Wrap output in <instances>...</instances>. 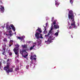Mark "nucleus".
<instances>
[{"label": "nucleus", "instance_id": "obj_6", "mask_svg": "<svg viewBox=\"0 0 80 80\" xmlns=\"http://www.w3.org/2000/svg\"><path fill=\"white\" fill-rule=\"evenodd\" d=\"M39 35H40V33H38V32H37L35 34V37L38 40L40 38V36Z\"/></svg>", "mask_w": 80, "mask_h": 80}, {"label": "nucleus", "instance_id": "obj_34", "mask_svg": "<svg viewBox=\"0 0 80 80\" xmlns=\"http://www.w3.org/2000/svg\"><path fill=\"white\" fill-rule=\"evenodd\" d=\"M40 38H42V39L43 38V37L42 36H41L40 37Z\"/></svg>", "mask_w": 80, "mask_h": 80}, {"label": "nucleus", "instance_id": "obj_47", "mask_svg": "<svg viewBox=\"0 0 80 80\" xmlns=\"http://www.w3.org/2000/svg\"><path fill=\"white\" fill-rule=\"evenodd\" d=\"M4 58V59H7V58Z\"/></svg>", "mask_w": 80, "mask_h": 80}, {"label": "nucleus", "instance_id": "obj_33", "mask_svg": "<svg viewBox=\"0 0 80 80\" xmlns=\"http://www.w3.org/2000/svg\"><path fill=\"white\" fill-rule=\"evenodd\" d=\"M0 3H1L2 4H3V2H2V0H0Z\"/></svg>", "mask_w": 80, "mask_h": 80}, {"label": "nucleus", "instance_id": "obj_4", "mask_svg": "<svg viewBox=\"0 0 80 80\" xmlns=\"http://www.w3.org/2000/svg\"><path fill=\"white\" fill-rule=\"evenodd\" d=\"M0 11L1 13H3L5 11V8H4V7L2 5L0 6Z\"/></svg>", "mask_w": 80, "mask_h": 80}, {"label": "nucleus", "instance_id": "obj_30", "mask_svg": "<svg viewBox=\"0 0 80 80\" xmlns=\"http://www.w3.org/2000/svg\"><path fill=\"white\" fill-rule=\"evenodd\" d=\"M69 29H71V28H72V27L71 26H70L69 28Z\"/></svg>", "mask_w": 80, "mask_h": 80}, {"label": "nucleus", "instance_id": "obj_42", "mask_svg": "<svg viewBox=\"0 0 80 80\" xmlns=\"http://www.w3.org/2000/svg\"><path fill=\"white\" fill-rule=\"evenodd\" d=\"M25 56H26V57H27L28 56V54H26Z\"/></svg>", "mask_w": 80, "mask_h": 80}, {"label": "nucleus", "instance_id": "obj_48", "mask_svg": "<svg viewBox=\"0 0 80 80\" xmlns=\"http://www.w3.org/2000/svg\"><path fill=\"white\" fill-rule=\"evenodd\" d=\"M4 63H5V61H4Z\"/></svg>", "mask_w": 80, "mask_h": 80}, {"label": "nucleus", "instance_id": "obj_22", "mask_svg": "<svg viewBox=\"0 0 80 80\" xmlns=\"http://www.w3.org/2000/svg\"><path fill=\"white\" fill-rule=\"evenodd\" d=\"M19 70V68H16L15 70V71H16V72H17V70Z\"/></svg>", "mask_w": 80, "mask_h": 80}, {"label": "nucleus", "instance_id": "obj_32", "mask_svg": "<svg viewBox=\"0 0 80 80\" xmlns=\"http://www.w3.org/2000/svg\"><path fill=\"white\" fill-rule=\"evenodd\" d=\"M13 42V40H10V42L11 43V42Z\"/></svg>", "mask_w": 80, "mask_h": 80}, {"label": "nucleus", "instance_id": "obj_44", "mask_svg": "<svg viewBox=\"0 0 80 80\" xmlns=\"http://www.w3.org/2000/svg\"><path fill=\"white\" fill-rule=\"evenodd\" d=\"M2 55H5V54H4V53H2Z\"/></svg>", "mask_w": 80, "mask_h": 80}, {"label": "nucleus", "instance_id": "obj_43", "mask_svg": "<svg viewBox=\"0 0 80 80\" xmlns=\"http://www.w3.org/2000/svg\"><path fill=\"white\" fill-rule=\"evenodd\" d=\"M11 46H12V45H11V44H10V45H9V47H11Z\"/></svg>", "mask_w": 80, "mask_h": 80}, {"label": "nucleus", "instance_id": "obj_45", "mask_svg": "<svg viewBox=\"0 0 80 80\" xmlns=\"http://www.w3.org/2000/svg\"><path fill=\"white\" fill-rule=\"evenodd\" d=\"M40 35L41 36H42V34H41Z\"/></svg>", "mask_w": 80, "mask_h": 80}, {"label": "nucleus", "instance_id": "obj_16", "mask_svg": "<svg viewBox=\"0 0 80 80\" xmlns=\"http://www.w3.org/2000/svg\"><path fill=\"white\" fill-rule=\"evenodd\" d=\"M44 33L45 34H46V33H47V30H46V28H45V29L44 31Z\"/></svg>", "mask_w": 80, "mask_h": 80}, {"label": "nucleus", "instance_id": "obj_12", "mask_svg": "<svg viewBox=\"0 0 80 80\" xmlns=\"http://www.w3.org/2000/svg\"><path fill=\"white\" fill-rule=\"evenodd\" d=\"M55 24H56V21L54 20V21L53 22V23H52L51 24L52 25V27H53V25H55Z\"/></svg>", "mask_w": 80, "mask_h": 80}, {"label": "nucleus", "instance_id": "obj_37", "mask_svg": "<svg viewBox=\"0 0 80 80\" xmlns=\"http://www.w3.org/2000/svg\"><path fill=\"white\" fill-rule=\"evenodd\" d=\"M1 65H2V63L1 62H0V67H1Z\"/></svg>", "mask_w": 80, "mask_h": 80}, {"label": "nucleus", "instance_id": "obj_1", "mask_svg": "<svg viewBox=\"0 0 80 80\" xmlns=\"http://www.w3.org/2000/svg\"><path fill=\"white\" fill-rule=\"evenodd\" d=\"M10 65H11L10 63L8 62L6 64V66L3 68V70H6L7 73H9V72H13V68H10Z\"/></svg>", "mask_w": 80, "mask_h": 80}, {"label": "nucleus", "instance_id": "obj_31", "mask_svg": "<svg viewBox=\"0 0 80 80\" xmlns=\"http://www.w3.org/2000/svg\"><path fill=\"white\" fill-rule=\"evenodd\" d=\"M47 25H48V23L47 22L46 23V27H47Z\"/></svg>", "mask_w": 80, "mask_h": 80}, {"label": "nucleus", "instance_id": "obj_24", "mask_svg": "<svg viewBox=\"0 0 80 80\" xmlns=\"http://www.w3.org/2000/svg\"><path fill=\"white\" fill-rule=\"evenodd\" d=\"M32 58H33V56H31V57L30 58V60H32Z\"/></svg>", "mask_w": 80, "mask_h": 80}, {"label": "nucleus", "instance_id": "obj_11", "mask_svg": "<svg viewBox=\"0 0 80 80\" xmlns=\"http://www.w3.org/2000/svg\"><path fill=\"white\" fill-rule=\"evenodd\" d=\"M73 12L72 11H70L69 12L68 15H73Z\"/></svg>", "mask_w": 80, "mask_h": 80}, {"label": "nucleus", "instance_id": "obj_40", "mask_svg": "<svg viewBox=\"0 0 80 80\" xmlns=\"http://www.w3.org/2000/svg\"><path fill=\"white\" fill-rule=\"evenodd\" d=\"M33 60H36V58H33Z\"/></svg>", "mask_w": 80, "mask_h": 80}, {"label": "nucleus", "instance_id": "obj_35", "mask_svg": "<svg viewBox=\"0 0 80 80\" xmlns=\"http://www.w3.org/2000/svg\"><path fill=\"white\" fill-rule=\"evenodd\" d=\"M55 5H59V4L58 3H56Z\"/></svg>", "mask_w": 80, "mask_h": 80}, {"label": "nucleus", "instance_id": "obj_20", "mask_svg": "<svg viewBox=\"0 0 80 80\" xmlns=\"http://www.w3.org/2000/svg\"><path fill=\"white\" fill-rule=\"evenodd\" d=\"M22 52L23 53L24 52H26V50L24 49L22 51Z\"/></svg>", "mask_w": 80, "mask_h": 80}, {"label": "nucleus", "instance_id": "obj_14", "mask_svg": "<svg viewBox=\"0 0 80 80\" xmlns=\"http://www.w3.org/2000/svg\"><path fill=\"white\" fill-rule=\"evenodd\" d=\"M22 48H27V45L24 44L22 46Z\"/></svg>", "mask_w": 80, "mask_h": 80}, {"label": "nucleus", "instance_id": "obj_26", "mask_svg": "<svg viewBox=\"0 0 80 80\" xmlns=\"http://www.w3.org/2000/svg\"><path fill=\"white\" fill-rule=\"evenodd\" d=\"M53 19H54V17H52V22H53Z\"/></svg>", "mask_w": 80, "mask_h": 80}, {"label": "nucleus", "instance_id": "obj_46", "mask_svg": "<svg viewBox=\"0 0 80 80\" xmlns=\"http://www.w3.org/2000/svg\"><path fill=\"white\" fill-rule=\"evenodd\" d=\"M34 56L35 57H36V55H34Z\"/></svg>", "mask_w": 80, "mask_h": 80}, {"label": "nucleus", "instance_id": "obj_8", "mask_svg": "<svg viewBox=\"0 0 80 80\" xmlns=\"http://www.w3.org/2000/svg\"><path fill=\"white\" fill-rule=\"evenodd\" d=\"M52 30H53V28H51V30H49V32L48 33V34H49V35H51V36L53 34V33H52Z\"/></svg>", "mask_w": 80, "mask_h": 80}, {"label": "nucleus", "instance_id": "obj_25", "mask_svg": "<svg viewBox=\"0 0 80 80\" xmlns=\"http://www.w3.org/2000/svg\"><path fill=\"white\" fill-rule=\"evenodd\" d=\"M6 49V48H5V47H4L3 48V49L4 50V51H5Z\"/></svg>", "mask_w": 80, "mask_h": 80}, {"label": "nucleus", "instance_id": "obj_28", "mask_svg": "<svg viewBox=\"0 0 80 80\" xmlns=\"http://www.w3.org/2000/svg\"><path fill=\"white\" fill-rule=\"evenodd\" d=\"M33 50V47H31L30 48V50Z\"/></svg>", "mask_w": 80, "mask_h": 80}, {"label": "nucleus", "instance_id": "obj_3", "mask_svg": "<svg viewBox=\"0 0 80 80\" xmlns=\"http://www.w3.org/2000/svg\"><path fill=\"white\" fill-rule=\"evenodd\" d=\"M15 46L16 47L13 49V51L14 52L15 55H17V57H18L19 56L18 52V49H17V48H19V46L18 45V44L16 45Z\"/></svg>", "mask_w": 80, "mask_h": 80}, {"label": "nucleus", "instance_id": "obj_51", "mask_svg": "<svg viewBox=\"0 0 80 80\" xmlns=\"http://www.w3.org/2000/svg\"><path fill=\"white\" fill-rule=\"evenodd\" d=\"M3 28H4V27H3Z\"/></svg>", "mask_w": 80, "mask_h": 80}, {"label": "nucleus", "instance_id": "obj_54", "mask_svg": "<svg viewBox=\"0 0 80 80\" xmlns=\"http://www.w3.org/2000/svg\"><path fill=\"white\" fill-rule=\"evenodd\" d=\"M49 37L50 38V37H51V36H50Z\"/></svg>", "mask_w": 80, "mask_h": 80}, {"label": "nucleus", "instance_id": "obj_41", "mask_svg": "<svg viewBox=\"0 0 80 80\" xmlns=\"http://www.w3.org/2000/svg\"><path fill=\"white\" fill-rule=\"evenodd\" d=\"M5 51H4V52H3V53H5Z\"/></svg>", "mask_w": 80, "mask_h": 80}, {"label": "nucleus", "instance_id": "obj_52", "mask_svg": "<svg viewBox=\"0 0 80 80\" xmlns=\"http://www.w3.org/2000/svg\"><path fill=\"white\" fill-rule=\"evenodd\" d=\"M0 42H1V41H0Z\"/></svg>", "mask_w": 80, "mask_h": 80}, {"label": "nucleus", "instance_id": "obj_7", "mask_svg": "<svg viewBox=\"0 0 80 80\" xmlns=\"http://www.w3.org/2000/svg\"><path fill=\"white\" fill-rule=\"evenodd\" d=\"M74 17L73 15H68V18L69 19H70L71 20H73V21H74Z\"/></svg>", "mask_w": 80, "mask_h": 80}, {"label": "nucleus", "instance_id": "obj_21", "mask_svg": "<svg viewBox=\"0 0 80 80\" xmlns=\"http://www.w3.org/2000/svg\"><path fill=\"white\" fill-rule=\"evenodd\" d=\"M24 40L23 38L21 37V41H22V40Z\"/></svg>", "mask_w": 80, "mask_h": 80}, {"label": "nucleus", "instance_id": "obj_53", "mask_svg": "<svg viewBox=\"0 0 80 80\" xmlns=\"http://www.w3.org/2000/svg\"><path fill=\"white\" fill-rule=\"evenodd\" d=\"M8 38H9V37H8Z\"/></svg>", "mask_w": 80, "mask_h": 80}, {"label": "nucleus", "instance_id": "obj_2", "mask_svg": "<svg viewBox=\"0 0 80 80\" xmlns=\"http://www.w3.org/2000/svg\"><path fill=\"white\" fill-rule=\"evenodd\" d=\"M12 30L14 31V32H15V28L13 24H10V26L8 25H7L6 26V28L7 30H8L10 31V30H11L12 28Z\"/></svg>", "mask_w": 80, "mask_h": 80}, {"label": "nucleus", "instance_id": "obj_27", "mask_svg": "<svg viewBox=\"0 0 80 80\" xmlns=\"http://www.w3.org/2000/svg\"><path fill=\"white\" fill-rule=\"evenodd\" d=\"M21 37H18V39H19V40H21Z\"/></svg>", "mask_w": 80, "mask_h": 80}, {"label": "nucleus", "instance_id": "obj_19", "mask_svg": "<svg viewBox=\"0 0 80 80\" xmlns=\"http://www.w3.org/2000/svg\"><path fill=\"white\" fill-rule=\"evenodd\" d=\"M50 35H49V34H48V35H45V37H48Z\"/></svg>", "mask_w": 80, "mask_h": 80}, {"label": "nucleus", "instance_id": "obj_18", "mask_svg": "<svg viewBox=\"0 0 80 80\" xmlns=\"http://www.w3.org/2000/svg\"><path fill=\"white\" fill-rule=\"evenodd\" d=\"M73 1L72 0H70V3L71 4H73Z\"/></svg>", "mask_w": 80, "mask_h": 80}, {"label": "nucleus", "instance_id": "obj_29", "mask_svg": "<svg viewBox=\"0 0 80 80\" xmlns=\"http://www.w3.org/2000/svg\"><path fill=\"white\" fill-rule=\"evenodd\" d=\"M8 32L9 33H11L12 32V31L10 30V31H9Z\"/></svg>", "mask_w": 80, "mask_h": 80}, {"label": "nucleus", "instance_id": "obj_17", "mask_svg": "<svg viewBox=\"0 0 80 80\" xmlns=\"http://www.w3.org/2000/svg\"><path fill=\"white\" fill-rule=\"evenodd\" d=\"M12 33H10L8 34H6V35H7V36H8V35H9V36H10V37H12Z\"/></svg>", "mask_w": 80, "mask_h": 80}, {"label": "nucleus", "instance_id": "obj_5", "mask_svg": "<svg viewBox=\"0 0 80 80\" xmlns=\"http://www.w3.org/2000/svg\"><path fill=\"white\" fill-rule=\"evenodd\" d=\"M71 25V26H74L73 28H77V26L75 25V22L73 21V20L72 21Z\"/></svg>", "mask_w": 80, "mask_h": 80}, {"label": "nucleus", "instance_id": "obj_38", "mask_svg": "<svg viewBox=\"0 0 80 80\" xmlns=\"http://www.w3.org/2000/svg\"><path fill=\"white\" fill-rule=\"evenodd\" d=\"M35 45H33L32 47H33H33H35Z\"/></svg>", "mask_w": 80, "mask_h": 80}, {"label": "nucleus", "instance_id": "obj_36", "mask_svg": "<svg viewBox=\"0 0 80 80\" xmlns=\"http://www.w3.org/2000/svg\"><path fill=\"white\" fill-rule=\"evenodd\" d=\"M23 57H24V58H27L26 56H23Z\"/></svg>", "mask_w": 80, "mask_h": 80}, {"label": "nucleus", "instance_id": "obj_13", "mask_svg": "<svg viewBox=\"0 0 80 80\" xmlns=\"http://www.w3.org/2000/svg\"><path fill=\"white\" fill-rule=\"evenodd\" d=\"M3 41L5 43H7L8 41L7 40V39L6 38H4V39L3 40Z\"/></svg>", "mask_w": 80, "mask_h": 80}, {"label": "nucleus", "instance_id": "obj_15", "mask_svg": "<svg viewBox=\"0 0 80 80\" xmlns=\"http://www.w3.org/2000/svg\"><path fill=\"white\" fill-rule=\"evenodd\" d=\"M58 33H59V32L58 31V32L55 33V36H58Z\"/></svg>", "mask_w": 80, "mask_h": 80}, {"label": "nucleus", "instance_id": "obj_50", "mask_svg": "<svg viewBox=\"0 0 80 80\" xmlns=\"http://www.w3.org/2000/svg\"><path fill=\"white\" fill-rule=\"evenodd\" d=\"M20 53H22V51H21V52H20Z\"/></svg>", "mask_w": 80, "mask_h": 80}, {"label": "nucleus", "instance_id": "obj_23", "mask_svg": "<svg viewBox=\"0 0 80 80\" xmlns=\"http://www.w3.org/2000/svg\"><path fill=\"white\" fill-rule=\"evenodd\" d=\"M9 55L10 56H11V55H12V52H10L9 53Z\"/></svg>", "mask_w": 80, "mask_h": 80}, {"label": "nucleus", "instance_id": "obj_49", "mask_svg": "<svg viewBox=\"0 0 80 80\" xmlns=\"http://www.w3.org/2000/svg\"><path fill=\"white\" fill-rule=\"evenodd\" d=\"M49 41V39H48V41Z\"/></svg>", "mask_w": 80, "mask_h": 80}, {"label": "nucleus", "instance_id": "obj_39", "mask_svg": "<svg viewBox=\"0 0 80 80\" xmlns=\"http://www.w3.org/2000/svg\"><path fill=\"white\" fill-rule=\"evenodd\" d=\"M8 61H9V59H8V60L7 61V62H8Z\"/></svg>", "mask_w": 80, "mask_h": 80}, {"label": "nucleus", "instance_id": "obj_10", "mask_svg": "<svg viewBox=\"0 0 80 80\" xmlns=\"http://www.w3.org/2000/svg\"><path fill=\"white\" fill-rule=\"evenodd\" d=\"M54 27L55 29H57V28H59V26L58 25H55L54 26Z\"/></svg>", "mask_w": 80, "mask_h": 80}, {"label": "nucleus", "instance_id": "obj_9", "mask_svg": "<svg viewBox=\"0 0 80 80\" xmlns=\"http://www.w3.org/2000/svg\"><path fill=\"white\" fill-rule=\"evenodd\" d=\"M36 31H38V32H39L40 33H41L42 32V29H41V28H38V29H37Z\"/></svg>", "mask_w": 80, "mask_h": 80}]
</instances>
